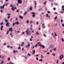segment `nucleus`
Returning a JSON list of instances; mask_svg holds the SVG:
<instances>
[{
	"label": "nucleus",
	"mask_w": 64,
	"mask_h": 64,
	"mask_svg": "<svg viewBox=\"0 0 64 64\" xmlns=\"http://www.w3.org/2000/svg\"><path fill=\"white\" fill-rule=\"evenodd\" d=\"M14 9H17V8L16 6H14Z\"/></svg>",
	"instance_id": "54"
},
{
	"label": "nucleus",
	"mask_w": 64,
	"mask_h": 64,
	"mask_svg": "<svg viewBox=\"0 0 64 64\" xmlns=\"http://www.w3.org/2000/svg\"><path fill=\"white\" fill-rule=\"evenodd\" d=\"M26 35H28V36L30 35V34L31 33V31L30 30H29V28H28L27 29V30L26 31Z\"/></svg>",
	"instance_id": "1"
},
{
	"label": "nucleus",
	"mask_w": 64,
	"mask_h": 64,
	"mask_svg": "<svg viewBox=\"0 0 64 64\" xmlns=\"http://www.w3.org/2000/svg\"><path fill=\"white\" fill-rule=\"evenodd\" d=\"M53 50L54 51H56V48H55L53 49Z\"/></svg>",
	"instance_id": "32"
},
{
	"label": "nucleus",
	"mask_w": 64,
	"mask_h": 64,
	"mask_svg": "<svg viewBox=\"0 0 64 64\" xmlns=\"http://www.w3.org/2000/svg\"><path fill=\"white\" fill-rule=\"evenodd\" d=\"M64 12H63V11H60V13H64Z\"/></svg>",
	"instance_id": "47"
},
{
	"label": "nucleus",
	"mask_w": 64,
	"mask_h": 64,
	"mask_svg": "<svg viewBox=\"0 0 64 64\" xmlns=\"http://www.w3.org/2000/svg\"><path fill=\"white\" fill-rule=\"evenodd\" d=\"M19 17L20 18V19H23V16H19Z\"/></svg>",
	"instance_id": "10"
},
{
	"label": "nucleus",
	"mask_w": 64,
	"mask_h": 64,
	"mask_svg": "<svg viewBox=\"0 0 64 64\" xmlns=\"http://www.w3.org/2000/svg\"><path fill=\"white\" fill-rule=\"evenodd\" d=\"M15 25V23H13V24H12V26H14Z\"/></svg>",
	"instance_id": "41"
},
{
	"label": "nucleus",
	"mask_w": 64,
	"mask_h": 64,
	"mask_svg": "<svg viewBox=\"0 0 64 64\" xmlns=\"http://www.w3.org/2000/svg\"><path fill=\"white\" fill-rule=\"evenodd\" d=\"M13 52L14 53H16V51H15V50H13Z\"/></svg>",
	"instance_id": "49"
},
{
	"label": "nucleus",
	"mask_w": 64,
	"mask_h": 64,
	"mask_svg": "<svg viewBox=\"0 0 64 64\" xmlns=\"http://www.w3.org/2000/svg\"><path fill=\"white\" fill-rule=\"evenodd\" d=\"M64 58V56H63V54H62L61 55H60V56H59L60 59L61 60Z\"/></svg>",
	"instance_id": "2"
},
{
	"label": "nucleus",
	"mask_w": 64,
	"mask_h": 64,
	"mask_svg": "<svg viewBox=\"0 0 64 64\" xmlns=\"http://www.w3.org/2000/svg\"><path fill=\"white\" fill-rule=\"evenodd\" d=\"M3 24V22H2L1 23H0V24L1 25H2V24Z\"/></svg>",
	"instance_id": "45"
},
{
	"label": "nucleus",
	"mask_w": 64,
	"mask_h": 64,
	"mask_svg": "<svg viewBox=\"0 0 64 64\" xmlns=\"http://www.w3.org/2000/svg\"><path fill=\"white\" fill-rule=\"evenodd\" d=\"M62 26H63V27H64V24H62Z\"/></svg>",
	"instance_id": "64"
},
{
	"label": "nucleus",
	"mask_w": 64,
	"mask_h": 64,
	"mask_svg": "<svg viewBox=\"0 0 64 64\" xmlns=\"http://www.w3.org/2000/svg\"><path fill=\"white\" fill-rule=\"evenodd\" d=\"M6 22H8V20H5Z\"/></svg>",
	"instance_id": "35"
},
{
	"label": "nucleus",
	"mask_w": 64,
	"mask_h": 64,
	"mask_svg": "<svg viewBox=\"0 0 64 64\" xmlns=\"http://www.w3.org/2000/svg\"><path fill=\"white\" fill-rule=\"evenodd\" d=\"M9 22H7L6 24V26H9Z\"/></svg>",
	"instance_id": "7"
},
{
	"label": "nucleus",
	"mask_w": 64,
	"mask_h": 64,
	"mask_svg": "<svg viewBox=\"0 0 64 64\" xmlns=\"http://www.w3.org/2000/svg\"><path fill=\"white\" fill-rule=\"evenodd\" d=\"M49 1H50V2H53V0H48Z\"/></svg>",
	"instance_id": "28"
},
{
	"label": "nucleus",
	"mask_w": 64,
	"mask_h": 64,
	"mask_svg": "<svg viewBox=\"0 0 64 64\" xmlns=\"http://www.w3.org/2000/svg\"><path fill=\"white\" fill-rule=\"evenodd\" d=\"M0 12H2V13L3 12V10H1Z\"/></svg>",
	"instance_id": "62"
},
{
	"label": "nucleus",
	"mask_w": 64,
	"mask_h": 64,
	"mask_svg": "<svg viewBox=\"0 0 64 64\" xmlns=\"http://www.w3.org/2000/svg\"><path fill=\"white\" fill-rule=\"evenodd\" d=\"M39 61H41V62H42V61H43V60H42V59H40L39 60Z\"/></svg>",
	"instance_id": "23"
},
{
	"label": "nucleus",
	"mask_w": 64,
	"mask_h": 64,
	"mask_svg": "<svg viewBox=\"0 0 64 64\" xmlns=\"http://www.w3.org/2000/svg\"><path fill=\"white\" fill-rule=\"evenodd\" d=\"M47 51H48V50H45L44 52V53H46V52H47Z\"/></svg>",
	"instance_id": "39"
},
{
	"label": "nucleus",
	"mask_w": 64,
	"mask_h": 64,
	"mask_svg": "<svg viewBox=\"0 0 64 64\" xmlns=\"http://www.w3.org/2000/svg\"><path fill=\"white\" fill-rule=\"evenodd\" d=\"M46 17H47L48 16V14H46Z\"/></svg>",
	"instance_id": "51"
},
{
	"label": "nucleus",
	"mask_w": 64,
	"mask_h": 64,
	"mask_svg": "<svg viewBox=\"0 0 64 64\" xmlns=\"http://www.w3.org/2000/svg\"><path fill=\"white\" fill-rule=\"evenodd\" d=\"M4 46H5V45H6V43H4Z\"/></svg>",
	"instance_id": "40"
},
{
	"label": "nucleus",
	"mask_w": 64,
	"mask_h": 64,
	"mask_svg": "<svg viewBox=\"0 0 64 64\" xmlns=\"http://www.w3.org/2000/svg\"><path fill=\"white\" fill-rule=\"evenodd\" d=\"M15 24H20V23H19V22L18 21L16 22H15Z\"/></svg>",
	"instance_id": "12"
},
{
	"label": "nucleus",
	"mask_w": 64,
	"mask_h": 64,
	"mask_svg": "<svg viewBox=\"0 0 64 64\" xmlns=\"http://www.w3.org/2000/svg\"><path fill=\"white\" fill-rule=\"evenodd\" d=\"M37 46H38V44H37L35 45L36 47H37Z\"/></svg>",
	"instance_id": "33"
},
{
	"label": "nucleus",
	"mask_w": 64,
	"mask_h": 64,
	"mask_svg": "<svg viewBox=\"0 0 64 64\" xmlns=\"http://www.w3.org/2000/svg\"><path fill=\"white\" fill-rule=\"evenodd\" d=\"M52 51H53V49H52L51 50H50V51L51 53V52H52Z\"/></svg>",
	"instance_id": "37"
},
{
	"label": "nucleus",
	"mask_w": 64,
	"mask_h": 64,
	"mask_svg": "<svg viewBox=\"0 0 64 64\" xmlns=\"http://www.w3.org/2000/svg\"><path fill=\"white\" fill-rule=\"evenodd\" d=\"M17 33H20V31L18 30L17 31Z\"/></svg>",
	"instance_id": "56"
},
{
	"label": "nucleus",
	"mask_w": 64,
	"mask_h": 64,
	"mask_svg": "<svg viewBox=\"0 0 64 64\" xmlns=\"http://www.w3.org/2000/svg\"><path fill=\"white\" fill-rule=\"evenodd\" d=\"M33 23V21H32V20H31L30 21V24H32V23Z\"/></svg>",
	"instance_id": "17"
},
{
	"label": "nucleus",
	"mask_w": 64,
	"mask_h": 64,
	"mask_svg": "<svg viewBox=\"0 0 64 64\" xmlns=\"http://www.w3.org/2000/svg\"><path fill=\"white\" fill-rule=\"evenodd\" d=\"M14 31L16 33V32H17V31H16V30H14Z\"/></svg>",
	"instance_id": "53"
},
{
	"label": "nucleus",
	"mask_w": 64,
	"mask_h": 64,
	"mask_svg": "<svg viewBox=\"0 0 64 64\" xmlns=\"http://www.w3.org/2000/svg\"><path fill=\"white\" fill-rule=\"evenodd\" d=\"M62 42H64V39H63V38H62Z\"/></svg>",
	"instance_id": "30"
},
{
	"label": "nucleus",
	"mask_w": 64,
	"mask_h": 64,
	"mask_svg": "<svg viewBox=\"0 0 64 64\" xmlns=\"http://www.w3.org/2000/svg\"><path fill=\"white\" fill-rule=\"evenodd\" d=\"M32 6H31L30 7V11H31L32 10Z\"/></svg>",
	"instance_id": "14"
},
{
	"label": "nucleus",
	"mask_w": 64,
	"mask_h": 64,
	"mask_svg": "<svg viewBox=\"0 0 64 64\" xmlns=\"http://www.w3.org/2000/svg\"><path fill=\"white\" fill-rule=\"evenodd\" d=\"M29 23V20H28L26 21V23L27 24H28Z\"/></svg>",
	"instance_id": "21"
},
{
	"label": "nucleus",
	"mask_w": 64,
	"mask_h": 64,
	"mask_svg": "<svg viewBox=\"0 0 64 64\" xmlns=\"http://www.w3.org/2000/svg\"><path fill=\"white\" fill-rule=\"evenodd\" d=\"M10 6H11V7H13V4H11L10 5Z\"/></svg>",
	"instance_id": "29"
},
{
	"label": "nucleus",
	"mask_w": 64,
	"mask_h": 64,
	"mask_svg": "<svg viewBox=\"0 0 64 64\" xmlns=\"http://www.w3.org/2000/svg\"><path fill=\"white\" fill-rule=\"evenodd\" d=\"M39 56V54H37L36 55V57H38Z\"/></svg>",
	"instance_id": "34"
},
{
	"label": "nucleus",
	"mask_w": 64,
	"mask_h": 64,
	"mask_svg": "<svg viewBox=\"0 0 64 64\" xmlns=\"http://www.w3.org/2000/svg\"><path fill=\"white\" fill-rule=\"evenodd\" d=\"M30 41H32V38H30Z\"/></svg>",
	"instance_id": "38"
},
{
	"label": "nucleus",
	"mask_w": 64,
	"mask_h": 64,
	"mask_svg": "<svg viewBox=\"0 0 64 64\" xmlns=\"http://www.w3.org/2000/svg\"><path fill=\"white\" fill-rule=\"evenodd\" d=\"M19 12V10H17L16 11V12Z\"/></svg>",
	"instance_id": "48"
},
{
	"label": "nucleus",
	"mask_w": 64,
	"mask_h": 64,
	"mask_svg": "<svg viewBox=\"0 0 64 64\" xmlns=\"http://www.w3.org/2000/svg\"><path fill=\"white\" fill-rule=\"evenodd\" d=\"M36 34L37 35H39V32H36Z\"/></svg>",
	"instance_id": "19"
},
{
	"label": "nucleus",
	"mask_w": 64,
	"mask_h": 64,
	"mask_svg": "<svg viewBox=\"0 0 64 64\" xmlns=\"http://www.w3.org/2000/svg\"><path fill=\"white\" fill-rule=\"evenodd\" d=\"M44 23L42 24V26H44Z\"/></svg>",
	"instance_id": "60"
},
{
	"label": "nucleus",
	"mask_w": 64,
	"mask_h": 64,
	"mask_svg": "<svg viewBox=\"0 0 64 64\" xmlns=\"http://www.w3.org/2000/svg\"><path fill=\"white\" fill-rule=\"evenodd\" d=\"M10 16H8V19H9V18H10Z\"/></svg>",
	"instance_id": "55"
},
{
	"label": "nucleus",
	"mask_w": 64,
	"mask_h": 64,
	"mask_svg": "<svg viewBox=\"0 0 64 64\" xmlns=\"http://www.w3.org/2000/svg\"><path fill=\"white\" fill-rule=\"evenodd\" d=\"M28 56H31L30 54L29 53L28 54Z\"/></svg>",
	"instance_id": "31"
},
{
	"label": "nucleus",
	"mask_w": 64,
	"mask_h": 64,
	"mask_svg": "<svg viewBox=\"0 0 64 64\" xmlns=\"http://www.w3.org/2000/svg\"><path fill=\"white\" fill-rule=\"evenodd\" d=\"M26 47H29L30 46V43L29 42L28 43L27 46H26Z\"/></svg>",
	"instance_id": "6"
},
{
	"label": "nucleus",
	"mask_w": 64,
	"mask_h": 64,
	"mask_svg": "<svg viewBox=\"0 0 64 64\" xmlns=\"http://www.w3.org/2000/svg\"><path fill=\"white\" fill-rule=\"evenodd\" d=\"M36 60H39L38 58L37 57H36Z\"/></svg>",
	"instance_id": "43"
},
{
	"label": "nucleus",
	"mask_w": 64,
	"mask_h": 64,
	"mask_svg": "<svg viewBox=\"0 0 64 64\" xmlns=\"http://www.w3.org/2000/svg\"><path fill=\"white\" fill-rule=\"evenodd\" d=\"M18 49H21V47H20V46H19V47L18 48Z\"/></svg>",
	"instance_id": "50"
},
{
	"label": "nucleus",
	"mask_w": 64,
	"mask_h": 64,
	"mask_svg": "<svg viewBox=\"0 0 64 64\" xmlns=\"http://www.w3.org/2000/svg\"><path fill=\"white\" fill-rule=\"evenodd\" d=\"M16 20H18V18L17 17L16 18Z\"/></svg>",
	"instance_id": "44"
},
{
	"label": "nucleus",
	"mask_w": 64,
	"mask_h": 64,
	"mask_svg": "<svg viewBox=\"0 0 64 64\" xmlns=\"http://www.w3.org/2000/svg\"><path fill=\"white\" fill-rule=\"evenodd\" d=\"M3 63H4V61H2L0 63V64H3Z\"/></svg>",
	"instance_id": "22"
},
{
	"label": "nucleus",
	"mask_w": 64,
	"mask_h": 64,
	"mask_svg": "<svg viewBox=\"0 0 64 64\" xmlns=\"http://www.w3.org/2000/svg\"><path fill=\"white\" fill-rule=\"evenodd\" d=\"M40 47H42V48H45V46L43 45H41V46Z\"/></svg>",
	"instance_id": "13"
},
{
	"label": "nucleus",
	"mask_w": 64,
	"mask_h": 64,
	"mask_svg": "<svg viewBox=\"0 0 64 64\" xmlns=\"http://www.w3.org/2000/svg\"><path fill=\"white\" fill-rule=\"evenodd\" d=\"M62 9H63V8H64V6H62Z\"/></svg>",
	"instance_id": "61"
},
{
	"label": "nucleus",
	"mask_w": 64,
	"mask_h": 64,
	"mask_svg": "<svg viewBox=\"0 0 64 64\" xmlns=\"http://www.w3.org/2000/svg\"><path fill=\"white\" fill-rule=\"evenodd\" d=\"M34 2L35 3L34 4V5L35 6H36L37 5V3H36V1H34Z\"/></svg>",
	"instance_id": "15"
},
{
	"label": "nucleus",
	"mask_w": 64,
	"mask_h": 64,
	"mask_svg": "<svg viewBox=\"0 0 64 64\" xmlns=\"http://www.w3.org/2000/svg\"><path fill=\"white\" fill-rule=\"evenodd\" d=\"M43 35H44V37H47V36H46V35H45V34H43Z\"/></svg>",
	"instance_id": "36"
},
{
	"label": "nucleus",
	"mask_w": 64,
	"mask_h": 64,
	"mask_svg": "<svg viewBox=\"0 0 64 64\" xmlns=\"http://www.w3.org/2000/svg\"><path fill=\"white\" fill-rule=\"evenodd\" d=\"M10 31H11V32H12V28L11 27L9 29Z\"/></svg>",
	"instance_id": "11"
},
{
	"label": "nucleus",
	"mask_w": 64,
	"mask_h": 64,
	"mask_svg": "<svg viewBox=\"0 0 64 64\" xmlns=\"http://www.w3.org/2000/svg\"><path fill=\"white\" fill-rule=\"evenodd\" d=\"M32 14H33L32 16V17H35V12H32L31 13Z\"/></svg>",
	"instance_id": "4"
},
{
	"label": "nucleus",
	"mask_w": 64,
	"mask_h": 64,
	"mask_svg": "<svg viewBox=\"0 0 64 64\" xmlns=\"http://www.w3.org/2000/svg\"><path fill=\"white\" fill-rule=\"evenodd\" d=\"M32 33H34V30H32Z\"/></svg>",
	"instance_id": "58"
},
{
	"label": "nucleus",
	"mask_w": 64,
	"mask_h": 64,
	"mask_svg": "<svg viewBox=\"0 0 64 64\" xmlns=\"http://www.w3.org/2000/svg\"><path fill=\"white\" fill-rule=\"evenodd\" d=\"M52 54L54 56H55V54Z\"/></svg>",
	"instance_id": "63"
},
{
	"label": "nucleus",
	"mask_w": 64,
	"mask_h": 64,
	"mask_svg": "<svg viewBox=\"0 0 64 64\" xmlns=\"http://www.w3.org/2000/svg\"><path fill=\"white\" fill-rule=\"evenodd\" d=\"M12 10V11H14L15 10V9L14 8V7H12L11 9Z\"/></svg>",
	"instance_id": "18"
},
{
	"label": "nucleus",
	"mask_w": 64,
	"mask_h": 64,
	"mask_svg": "<svg viewBox=\"0 0 64 64\" xmlns=\"http://www.w3.org/2000/svg\"><path fill=\"white\" fill-rule=\"evenodd\" d=\"M6 5V6H7L8 5V4H7L6 3V4H4V5H3L2 6H0V8H1V9H2H2H4V6H5V5Z\"/></svg>",
	"instance_id": "3"
},
{
	"label": "nucleus",
	"mask_w": 64,
	"mask_h": 64,
	"mask_svg": "<svg viewBox=\"0 0 64 64\" xmlns=\"http://www.w3.org/2000/svg\"><path fill=\"white\" fill-rule=\"evenodd\" d=\"M37 44H38H38L39 46H40V47L42 45L41 44V43L40 42H38Z\"/></svg>",
	"instance_id": "9"
},
{
	"label": "nucleus",
	"mask_w": 64,
	"mask_h": 64,
	"mask_svg": "<svg viewBox=\"0 0 64 64\" xmlns=\"http://www.w3.org/2000/svg\"><path fill=\"white\" fill-rule=\"evenodd\" d=\"M57 16H56L54 18V20H56V19H57Z\"/></svg>",
	"instance_id": "27"
},
{
	"label": "nucleus",
	"mask_w": 64,
	"mask_h": 64,
	"mask_svg": "<svg viewBox=\"0 0 64 64\" xmlns=\"http://www.w3.org/2000/svg\"><path fill=\"white\" fill-rule=\"evenodd\" d=\"M22 34H25V32H22Z\"/></svg>",
	"instance_id": "59"
},
{
	"label": "nucleus",
	"mask_w": 64,
	"mask_h": 64,
	"mask_svg": "<svg viewBox=\"0 0 64 64\" xmlns=\"http://www.w3.org/2000/svg\"><path fill=\"white\" fill-rule=\"evenodd\" d=\"M56 63L57 64H58V60H57L56 61Z\"/></svg>",
	"instance_id": "52"
},
{
	"label": "nucleus",
	"mask_w": 64,
	"mask_h": 64,
	"mask_svg": "<svg viewBox=\"0 0 64 64\" xmlns=\"http://www.w3.org/2000/svg\"><path fill=\"white\" fill-rule=\"evenodd\" d=\"M3 26L2 25L0 28V30L1 31L3 30Z\"/></svg>",
	"instance_id": "8"
},
{
	"label": "nucleus",
	"mask_w": 64,
	"mask_h": 64,
	"mask_svg": "<svg viewBox=\"0 0 64 64\" xmlns=\"http://www.w3.org/2000/svg\"><path fill=\"white\" fill-rule=\"evenodd\" d=\"M41 58L42 59V58H44V56H42V55L41 56Z\"/></svg>",
	"instance_id": "24"
},
{
	"label": "nucleus",
	"mask_w": 64,
	"mask_h": 64,
	"mask_svg": "<svg viewBox=\"0 0 64 64\" xmlns=\"http://www.w3.org/2000/svg\"><path fill=\"white\" fill-rule=\"evenodd\" d=\"M27 13V12L26 11L24 13V15H26V14Z\"/></svg>",
	"instance_id": "25"
},
{
	"label": "nucleus",
	"mask_w": 64,
	"mask_h": 64,
	"mask_svg": "<svg viewBox=\"0 0 64 64\" xmlns=\"http://www.w3.org/2000/svg\"><path fill=\"white\" fill-rule=\"evenodd\" d=\"M46 27V26H44L42 27V28H45Z\"/></svg>",
	"instance_id": "57"
},
{
	"label": "nucleus",
	"mask_w": 64,
	"mask_h": 64,
	"mask_svg": "<svg viewBox=\"0 0 64 64\" xmlns=\"http://www.w3.org/2000/svg\"><path fill=\"white\" fill-rule=\"evenodd\" d=\"M10 60V58H8V61H9V60Z\"/></svg>",
	"instance_id": "42"
},
{
	"label": "nucleus",
	"mask_w": 64,
	"mask_h": 64,
	"mask_svg": "<svg viewBox=\"0 0 64 64\" xmlns=\"http://www.w3.org/2000/svg\"><path fill=\"white\" fill-rule=\"evenodd\" d=\"M54 36H57V35L56 34V33L55 32H54Z\"/></svg>",
	"instance_id": "20"
},
{
	"label": "nucleus",
	"mask_w": 64,
	"mask_h": 64,
	"mask_svg": "<svg viewBox=\"0 0 64 64\" xmlns=\"http://www.w3.org/2000/svg\"><path fill=\"white\" fill-rule=\"evenodd\" d=\"M58 4L57 3H54V5H58Z\"/></svg>",
	"instance_id": "26"
},
{
	"label": "nucleus",
	"mask_w": 64,
	"mask_h": 64,
	"mask_svg": "<svg viewBox=\"0 0 64 64\" xmlns=\"http://www.w3.org/2000/svg\"><path fill=\"white\" fill-rule=\"evenodd\" d=\"M6 15H8V16H10V15H11V14H7Z\"/></svg>",
	"instance_id": "46"
},
{
	"label": "nucleus",
	"mask_w": 64,
	"mask_h": 64,
	"mask_svg": "<svg viewBox=\"0 0 64 64\" xmlns=\"http://www.w3.org/2000/svg\"><path fill=\"white\" fill-rule=\"evenodd\" d=\"M35 53V50H34L33 51V53L32 54V55H33V54H34V53Z\"/></svg>",
	"instance_id": "16"
},
{
	"label": "nucleus",
	"mask_w": 64,
	"mask_h": 64,
	"mask_svg": "<svg viewBox=\"0 0 64 64\" xmlns=\"http://www.w3.org/2000/svg\"><path fill=\"white\" fill-rule=\"evenodd\" d=\"M18 2L19 4H22V0H18Z\"/></svg>",
	"instance_id": "5"
}]
</instances>
